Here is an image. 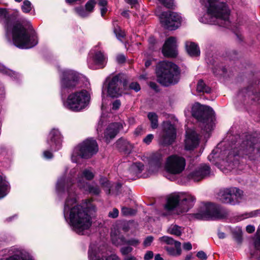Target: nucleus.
I'll use <instances>...</instances> for the list:
<instances>
[{"label": "nucleus", "mask_w": 260, "mask_h": 260, "mask_svg": "<svg viewBox=\"0 0 260 260\" xmlns=\"http://www.w3.org/2000/svg\"><path fill=\"white\" fill-rule=\"evenodd\" d=\"M122 128V124L119 122H114L110 124L104 133V138L107 143H108L110 140L114 138L119 131Z\"/></svg>", "instance_id": "4be33fe9"}, {"label": "nucleus", "mask_w": 260, "mask_h": 260, "mask_svg": "<svg viewBox=\"0 0 260 260\" xmlns=\"http://www.w3.org/2000/svg\"><path fill=\"white\" fill-rule=\"evenodd\" d=\"M260 214V210H256L253 211H251L249 213H245L242 216L243 218H246L248 217H252L257 216Z\"/></svg>", "instance_id": "49530a36"}, {"label": "nucleus", "mask_w": 260, "mask_h": 260, "mask_svg": "<svg viewBox=\"0 0 260 260\" xmlns=\"http://www.w3.org/2000/svg\"><path fill=\"white\" fill-rule=\"evenodd\" d=\"M143 133L144 131L142 126H138L135 131V134L137 136L141 135L143 134Z\"/></svg>", "instance_id": "052dcab7"}, {"label": "nucleus", "mask_w": 260, "mask_h": 260, "mask_svg": "<svg viewBox=\"0 0 260 260\" xmlns=\"http://www.w3.org/2000/svg\"><path fill=\"white\" fill-rule=\"evenodd\" d=\"M154 138V136L152 134H148L143 140L144 143L149 145Z\"/></svg>", "instance_id": "603ef678"}, {"label": "nucleus", "mask_w": 260, "mask_h": 260, "mask_svg": "<svg viewBox=\"0 0 260 260\" xmlns=\"http://www.w3.org/2000/svg\"><path fill=\"white\" fill-rule=\"evenodd\" d=\"M116 61L119 64H122L125 62L126 57L123 54H118L116 57Z\"/></svg>", "instance_id": "3c124183"}, {"label": "nucleus", "mask_w": 260, "mask_h": 260, "mask_svg": "<svg viewBox=\"0 0 260 260\" xmlns=\"http://www.w3.org/2000/svg\"><path fill=\"white\" fill-rule=\"evenodd\" d=\"M153 257V252L152 251H147L145 253L144 258L145 260H150Z\"/></svg>", "instance_id": "bf43d9fd"}, {"label": "nucleus", "mask_w": 260, "mask_h": 260, "mask_svg": "<svg viewBox=\"0 0 260 260\" xmlns=\"http://www.w3.org/2000/svg\"><path fill=\"white\" fill-rule=\"evenodd\" d=\"M121 214L123 216H132L136 214L137 211L131 208L123 207L121 208Z\"/></svg>", "instance_id": "4c0bfd02"}, {"label": "nucleus", "mask_w": 260, "mask_h": 260, "mask_svg": "<svg viewBox=\"0 0 260 260\" xmlns=\"http://www.w3.org/2000/svg\"><path fill=\"white\" fill-rule=\"evenodd\" d=\"M149 86L152 89H154L155 91H158V86H157V85L156 83L153 82H151L149 83Z\"/></svg>", "instance_id": "69168bd1"}, {"label": "nucleus", "mask_w": 260, "mask_h": 260, "mask_svg": "<svg viewBox=\"0 0 260 260\" xmlns=\"http://www.w3.org/2000/svg\"><path fill=\"white\" fill-rule=\"evenodd\" d=\"M183 247L186 250H190L192 248V245L190 242H186L183 244Z\"/></svg>", "instance_id": "0e129e2a"}, {"label": "nucleus", "mask_w": 260, "mask_h": 260, "mask_svg": "<svg viewBox=\"0 0 260 260\" xmlns=\"http://www.w3.org/2000/svg\"><path fill=\"white\" fill-rule=\"evenodd\" d=\"M185 166L186 160L184 157L174 154L167 158L166 169L170 173L176 175L182 172Z\"/></svg>", "instance_id": "ddd939ff"}, {"label": "nucleus", "mask_w": 260, "mask_h": 260, "mask_svg": "<svg viewBox=\"0 0 260 260\" xmlns=\"http://www.w3.org/2000/svg\"><path fill=\"white\" fill-rule=\"evenodd\" d=\"M62 141V136L58 129L53 128L50 132L47 143L49 145V148L52 151H57L59 150L61 146Z\"/></svg>", "instance_id": "a211bd4d"}, {"label": "nucleus", "mask_w": 260, "mask_h": 260, "mask_svg": "<svg viewBox=\"0 0 260 260\" xmlns=\"http://www.w3.org/2000/svg\"><path fill=\"white\" fill-rule=\"evenodd\" d=\"M228 212L221 206L211 203H204L202 211L204 218L221 219L226 217Z\"/></svg>", "instance_id": "9b49d317"}, {"label": "nucleus", "mask_w": 260, "mask_h": 260, "mask_svg": "<svg viewBox=\"0 0 260 260\" xmlns=\"http://www.w3.org/2000/svg\"><path fill=\"white\" fill-rule=\"evenodd\" d=\"M186 49L188 54L191 56H198L200 51L198 45L193 42H187L185 44Z\"/></svg>", "instance_id": "cd10ccee"}, {"label": "nucleus", "mask_w": 260, "mask_h": 260, "mask_svg": "<svg viewBox=\"0 0 260 260\" xmlns=\"http://www.w3.org/2000/svg\"><path fill=\"white\" fill-rule=\"evenodd\" d=\"M180 200H182L183 203L186 201V200H190V203L192 201V198L190 196L186 197L180 196V193L171 194L167 199V202L165 206V209L167 211H171L178 207L179 208Z\"/></svg>", "instance_id": "f3484780"}, {"label": "nucleus", "mask_w": 260, "mask_h": 260, "mask_svg": "<svg viewBox=\"0 0 260 260\" xmlns=\"http://www.w3.org/2000/svg\"><path fill=\"white\" fill-rule=\"evenodd\" d=\"M254 246L256 249L260 250V225L258 226L256 232Z\"/></svg>", "instance_id": "c03bdc74"}, {"label": "nucleus", "mask_w": 260, "mask_h": 260, "mask_svg": "<svg viewBox=\"0 0 260 260\" xmlns=\"http://www.w3.org/2000/svg\"><path fill=\"white\" fill-rule=\"evenodd\" d=\"M176 132L175 126L170 122L164 123V134L161 141L162 144L169 145L172 144L176 139Z\"/></svg>", "instance_id": "2eb2a0df"}, {"label": "nucleus", "mask_w": 260, "mask_h": 260, "mask_svg": "<svg viewBox=\"0 0 260 260\" xmlns=\"http://www.w3.org/2000/svg\"><path fill=\"white\" fill-rule=\"evenodd\" d=\"M207 9V13L212 17L224 21H229L230 11L227 5L220 0H200Z\"/></svg>", "instance_id": "423d86ee"}, {"label": "nucleus", "mask_w": 260, "mask_h": 260, "mask_svg": "<svg viewBox=\"0 0 260 260\" xmlns=\"http://www.w3.org/2000/svg\"><path fill=\"white\" fill-rule=\"evenodd\" d=\"M99 249L98 251L92 250H88V258L89 260H120L119 258L115 254L108 256L104 251Z\"/></svg>", "instance_id": "412c9836"}, {"label": "nucleus", "mask_w": 260, "mask_h": 260, "mask_svg": "<svg viewBox=\"0 0 260 260\" xmlns=\"http://www.w3.org/2000/svg\"><path fill=\"white\" fill-rule=\"evenodd\" d=\"M197 90L199 92L209 93L211 92V89L205 84L203 80H200L197 84Z\"/></svg>", "instance_id": "72a5a7b5"}, {"label": "nucleus", "mask_w": 260, "mask_h": 260, "mask_svg": "<svg viewBox=\"0 0 260 260\" xmlns=\"http://www.w3.org/2000/svg\"><path fill=\"white\" fill-rule=\"evenodd\" d=\"M161 25L169 30L178 28L181 24L182 19L180 15L175 12H163L159 16Z\"/></svg>", "instance_id": "9d476101"}, {"label": "nucleus", "mask_w": 260, "mask_h": 260, "mask_svg": "<svg viewBox=\"0 0 260 260\" xmlns=\"http://www.w3.org/2000/svg\"><path fill=\"white\" fill-rule=\"evenodd\" d=\"M100 183L102 186L109 187V181L106 178H101L100 179Z\"/></svg>", "instance_id": "680f3d73"}, {"label": "nucleus", "mask_w": 260, "mask_h": 260, "mask_svg": "<svg viewBox=\"0 0 260 260\" xmlns=\"http://www.w3.org/2000/svg\"><path fill=\"white\" fill-rule=\"evenodd\" d=\"M0 19L4 20L7 31L12 26V40L15 46L20 49H29L37 45L38 37L35 30L20 22L13 23L6 9L0 8Z\"/></svg>", "instance_id": "f257e3e1"}, {"label": "nucleus", "mask_w": 260, "mask_h": 260, "mask_svg": "<svg viewBox=\"0 0 260 260\" xmlns=\"http://www.w3.org/2000/svg\"><path fill=\"white\" fill-rule=\"evenodd\" d=\"M210 168L207 165L201 166L198 170L191 173V177L195 181H199L210 174Z\"/></svg>", "instance_id": "b1692460"}, {"label": "nucleus", "mask_w": 260, "mask_h": 260, "mask_svg": "<svg viewBox=\"0 0 260 260\" xmlns=\"http://www.w3.org/2000/svg\"><path fill=\"white\" fill-rule=\"evenodd\" d=\"M180 196H183V197H186L187 196H190L192 198V201L191 202V203H190V200H186V201L184 202V203H183L182 200H180V213H182L187 212L188 210L193 206L196 201V198H194V197L188 193H180Z\"/></svg>", "instance_id": "a878e982"}, {"label": "nucleus", "mask_w": 260, "mask_h": 260, "mask_svg": "<svg viewBox=\"0 0 260 260\" xmlns=\"http://www.w3.org/2000/svg\"><path fill=\"white\" fill-rule=\"evenodd\" d=\"M255 231V228L253 225H248L246 226V231L248 233H252Z\"/></svg>", "instance_id": "338daca9"}, {"label": "nucleus", "mask_w": 260, "mask_h": 260, "mask_svg": "<svg viewBox=\"0 0 260 260\" xmlns=\"http://www.w3.org/2000/svg\"><path fill=\"white\" fill-rule=\"evenodd\" d=\"M157 81L161 85L169 86L177 83L180 77L179 68L171 61H162L156 66Z\"/></svg>", "instance_id": "7ed1b4c3"}, {"label": "nucleus", "mask_w": 260, "mask_h": 260, "mask_svg": "<svg viewBox=\"0 0 260 260\" xmlns=\"http://www.w3.org/2000/svg\"><path fill=\"white\" fill-rule=\"evenodd\" d=\"M168 232L177 236H179L181 234V227L177 225H171L168 229Z\"/></svg>", "instance_id": "e433bc0d"}, {"label": "nucleus", "mask_w": 260, "mask_h": 260, "mask_svg": "<svg viewBox=\"0 0 260 260\" xmlns=\"http://www.w3.org/2000/svg\"><path fill=\"white\" fill-rule=\"evenodd\" d=\"M44 157L46 158H51L53 157V154L48 150H45L43 152Z\"/></svg>", "instance_id": "e2e57ef3"}, {"label": "nucleus", "mask_w": 260, "mask_h": 260, "mask_svg": "<svg viewBox=\"0 0 260 260\" xmlns=\"http://www.w3.org/2000/svg\"><path fill=\"white\" fill-rule=\"evenodd\" d=\"M160 241L165 242L169 245H174L176 246V242H179L178 241L174 240L172 238L168 236H163L159 238Z\"/></svg>", "instance_id": "79ce46f5"}, {"label": "nucleus", "mask_w": 260, "mask_h": 260, "mask_svg": "<svg viewBox=\"0 0 260 260\" xmlns=\"http://www.w3.org/2000/svg\"><path fill=\"white\" fill-rule=\"evenodd\" d=\"M165 249L168 251L169 254L172 255H179L181 254V243L176 242V246L175 247L172 246H166Z\"/></svg>", "instance_id": "2f4dec72"}, {"label": "nucleus", "mask_w": 260, "mask_h": 260, "mask_svg": "<svg viewBox=\"0 0 260 260\" xmlns=\"http://www.w3.org/2000/svg\"><path fill=\"white\" fill-rule=\"evenodd\" d=\"M200 138L199 135L194 131H186L185 140V148L191 150L196 148L199 144Z\"/></svg>", "instance_id": "aec40b11"}, {"label": "nucleus", "mask_w": 260, "mask_h": 260, "mask_svg": "<svg viewBox=\"0 0 260 260\" xmlns=\"http://www.w3.org/2000/svg\"><path fill=\"white\" fill-rule=\"evenodd\" d=\"M242 92L243 93H245L248 97H250L253 95H255V93L253 91L252 86L248 87V88L242 90Z\"/></svg>", "instance_id": "de8ad7c7"}, {"label": "nucleus", "mask_w": 260, "mask_h": 260, "mask_svg": "<svg viewBox=\"0 0 260 260\" xmlns=\"http://www.w3.org/2000/svg\"><path fill=\"white\" fill-rule=\"evenodd\" d=\"M11 254L4 260H34L27 252L22 249H15Z\"/></svg>", "instance_id": "5701e85b"}, {"label": "nucleus", "mask_w": 260, "mask_h": 260, "mask_svg": "<svg viewBox=\"0 0 260 260\" xmlns=\"http://www.w3.org/2000/svg\"><path fill=\"white\" fill-rule=\"evenodd\" d=\"M66 2L69 5H73L74 4H82L84 3V0H65Z\"/></svg>", "instance_id": "13d9d810"}, {"label": "nucleus", "mask_w": 260, "mask_h": 260, "mask_svg": "<svg viewBox=\"0 0 260 260\" xmlns=\"http://www.w3.org/2000/svg\"><path fill=\"white\" fill-rule=\"evenodd\" d=\"M74 12L80 17L85 18L89 16V14L86 9L82 6L76 7L74 9Z\"/></svg>", "instance_id": "c9c22d12"}, {"label": "nucleus", "mask_w": 260, "mask_h": 260, "mask_svg": "<svg viewBox=\"0 0 260 260\" xmlns=\"http://www.w3.org/2000/svg\"><path fill=\"white\" fill-rule=\"evenodd\" d=\"M111 237L112 243L116 246L125 244V239L124 236L120 234L118 231H112Z\"/></svg>", "instance_id": "bb28decb"}, {"label": "nucleus", "mask_w": 260, "mask_h": 260, "mask_svg": "<svg viewBox=\"0 0 260 260\" xmlns=\"http://www.w3.org/2000/svg\"><path fill=\"white\" fill-rule=\"evenodd\" d=\"M162 160V156L159 152L152 153L150 156V162L157 166L161 164Z\"/></svg>", "instance_id": "473e14b6"}, {"label": "nucleus", "mask_w": 260, "mask_h": 260, "mask_svg": "<svg viewBox=\"0 0 260 260\" xmlns=\"http://www.w3.org/2000/svg\"><path fill=\"white\" fill-rule=\"evenodd\" d=\"M133 248L131 246L123 247L120 249V252L123 255L130 253L133 251Z\"/></svg>", "instance_id": "09e8293b"}, {"label": "nucleus", "mask_w": 260, "mask_h": 260, "mask_svg": "<svg viewBox=\"0 0 260 260\" xmlns=\"http://www.w3.org/2000/svg\"><path fill=\"white\" fill-rule=\"evenodd\" d=\"M242 195L243 191L236 187L224 188L218 192V197L222 203L231 205L238 203Z\"/></svg>", "instance_id": "f8f14e48"}, {"label": "nucleus", "mask_w": 260, "mask_h": 260, "mask_svg": "<svg viewBox=\"0 0 260 260\" xmlns=\"http://www.w3.org/2000/svg\"><path fill=\"white\" fill-rule=\"evenodd\" d=\"M121 105V102L120 100H116L114 101L112 103V109L114 110H118Z\"/></svg>", "instance_id": "4d7b16f0"}, {"label": "nucleus", "mask_w": 260, "mask_h": 260, "mask_svg": "<svg viewBox=\"0 0 260 260\" xmlns=\"http://www.w3.org/2000/svg\"><path fill=\"white\" fill-rule=\"evenodd\" d=\"M98 151L99 147L96 141L91 138L87 139L74 148L72 157V160L76 162L75 157L77 156L85 159L90 158Z\"/></svg>", "instance_id": "0eeeda50"}, {"label": "nucleus", "mask_w": 260, "mask_h": 260, "mask_svg": "<svg viewBox=\"0 0 260 260\" xmlns=\"http://www.w3.org/2000/svg\"><path fill=\"white\" fill-rule=\"evenodd\" d=\"M96 5L95 0H88L85 5V9L86 11L90 14L93 11L94 8Z\"/></svg>", "instance_id": "58836bf2"}, {"label": "nucleus", "mask_w": 260, "mask_h": 260, "mask_svg": "<svg viewBox=\"0 0 260 260\" xmlns=\"http://www.w3.org/2000/svg\"><path fill=\"white\" fill-rule=\"evenodd\" d=\"M32 7L31 3L28 0H25L21 6V9L23 12L28 13L31 10Z\"/></svg>", "instance_id": "ea45409f"}, {"label": "nucleus", "mask_w": 260, "mask_h": 260, "mask_svg": "<svg viewBox=\"0 0 260 260\" xmlns=\"http://www.w3.org/2000/svg\"><path fill=\"white\" fill-rule=\"evenodd\" d=\"M116 147L121 151L127 152L131 148V145L129 142L123 139H119L117 141Z\"/></svg>", "instance_id": "c85d7f7f"}, {"label": "nucleus", "mask_w": 260, "mask_h": 260, "mask_svg": "<svg viewBox=\"0 0 260 260\" xmlns=\"http://www.w3.org/2000/svg\"><path fill=\"white\" fill-rule=\"evenodd\" d=\"M140 242L139 240L132 238L129 240H125V244L130 246H137L140 244Z\"/></svg>", "instance_id": "a18cd8bd"}, {"label": "nucleus", "mask_w": 260, "mask_h": 260, "mask_svg": "<svg viewBox=\"0 0 260 260\" xmlns=\"http://www.w3.org/2000/svg\"><path fill=\"white\" fill-rule=\"evenodd\" d=\"M131 89L135 90L136 92L139 91L140 89V86L138 82H132L129 86Z\"/></svg>", "instance_id": "8fccbe9b"}, {"label": "nucleus", "mask_w": 260, "mask_h": 260, "mask_svg": "<svg viewBox=\"0 0 260 260\" xmlns=\"http://www.w3.org/2000/svg\"><path fill=\"white\" fill-rule=\"evenodd\" d=\"M119 211L117 208H114L113 210L108 214V216L112 218H117L118 216Z\"/></svg>", "instance_id": "864d4df0"}, {"label": "nucleus", "mask_w": 260, "mask_h": 260, "mask_svg": "<svg viewBox=\"0 0 260 260\" xmlns=\"http://www.w3.org/2000/svg\"><path fill=\"white\" fill-rule=\"evenodd\" d=\"M123 260H138V259L133 255H129L125 256Z\"/></svg>", "instance_id": "774afa93"}, {"label": "nucleus", "mask_w": 260, "mask_h": 260, "mask_svg": "<svg viewBox=\"0 0 260 260\" xmlns=\"http://www.w3.org/2000/svg\"><path fill=\"white\" fill-rule=\"evenodd\" d=\"M82 87L80 77L78 73L73 71L64 72L61 79V95L63 98V92L67 89L73 90Z\"/></svg>", "instance_id": "1a4fd4ad"}, {"label": "nucleus", "mask_w": 260, "mask_h": 260, "mask_svg": "<svg viewBox=\"0 0 260 260\" xmlns=\"http://www.w3.org/2000/svg\"><path fill=\"white\" fill-rule=\"evenodd\" d=\"M162 54L167 57L174 58L178 54L176 39L170 37L167 39L162 48Z\"/></svg>", "instance_id": "6ab92c4d"}, {"label": "nucleus", "mask_w": 260, "mask_h": 260, "mask_svg": "<svg viewBox=\"0 0 260 260\" xmlns=\"http://www.w3.org/2000/svg\"><path fill=\"white\" fill-rule=\"evenodd\" d=\"M165 7L168 9H174V0H158Z\"/></svg>", "instance_id": "37998d69"}, {"label": "nucleus", "mask_w": 260, "mask_h": 260, "mask_svg": "<svg viewBox=\"0 0 260 260\" xmlns=\"http://www.w3.org/2000/svg\"><path fill=\"white\" fill-rule=\"evenodd\" d=\"M256 141V140L254 137L251 135H246V140L242 142L239 150L233 155L234 156L238 155L240 154V151H242L243 154L249 155L250 157V155L254 153V145Z\"/></svg>", "instance_id": "dca6fc26"}, {"label": "nucleus", "mask_w": 260, "mask_h": 260, "mask_svg": "<svg viewBox=\"0 0 260 260\" xmlns=\"http://www.w3.org/2000/svg\"><path fill=\"white\" fill-rule=\"evenodd\" d=\"M197 256L202 260H206L207 258L206 254L203 251H199L197 254Z\"/></svg>", "instance_id": "6e6d98bb"}, {"label": "nucleus", "mask_w": 260, "mask_h": 260, "mask_svg": "<svg viewBox=\"0 0 260 260\" xmlns=\"http://www.w3.org/2000/svg\"><path fill=\"white\" fill-rule=\"evenodd\" d=\"M113 31L117 38L119 40L123 39L125 36V32L118 25L117 20H113Z\"/></svg>", "instance_id": "c756f323"}, {"label": "nucleus", "mask_w": 260, "mask_h": 260, "mask_svg": "<svg viewBox=\"0 0 260 260\" xmlns=\"http://www.w3.org/2000/svg\"><path fill=\"white\" fill-rule=\"evenodd\" d=\"M90 94L85 89L70 93L63 102L64 106L73 112H79L85 109L90 101Z\"/></svg>", "instance_id": "20e7f679"}, {"label": "nucleus", "mask_w": 260, "mask_h": 260, "mask_svg": "<svg viewBox=\"0 0 260 260\" xmlns=\"http://www.w3.org/2000/svg\"><path fill=\"white\" fill-rule=\"evenodd\" d=\"M153 240V237L152 236L147 237L143 242V245L145 247L149 246L151 245Z\"/></svg>", "instance_id": "5fc2aeb1"}, {"label": "nucleus", "mask_w": 260, "mask_h": 260, "mask_svg": "<svg viewBox=\"0 0 260 260\" xmlns=\"http://www.w3.org/2000/svg\"><path fill=\"white\" fill-rule=\"evenodd\" d=\"M108 61L107 56L101 51L90 52L87 58L88 67L92 70L103 69Z\"/></svg>", "instance_id": "4468645a"}, {"label": "nucleus", "mask_w": 260, "mask_h": 260, "mask_svg": "<svg viewBox=\"0 0 260 260\" xmlns=\"http://www.w3.org/2000/svg\"><path fill=\"white\" fill-rule=\"evenodd\" d=\"M191 114L193 117L202 123L201 126L204 131L209 132L212 130L214 114L212 108L197 103L192 106Z\"/></svg>", "instance_id": "39448f33"}, {"label": "nucleus", "mask_w": 260, "mask_h": 260, "mask_svg": "<svg viewBox=\"0 0 260 260\" xmlns=\"http://www.w3.org/2000/svg\"><path fill=\"white\" fill-rule=\"evenodd\" d=\"M147 116L151 122L152 128H156L158 127V116L154 112H149Z\"/></svg>", "instance_id": "f704fd0d"}, {"label": "nucleus", "mask_w": 260, "mask_h": 260, "mask_svg": "<svg viewBox=\"0 0 260 260\" xmlns=\"http://www.w3.org/2000/svg\"><path fill=\"white\" fill-rule=\"evenodd\" d=\"M82 176L86 180H91L93 178L94 175L90 170L85 169L82 173Z\"/></svg>", "instance_id": "a19ab883"}, {"label": "nucleus", "mask_w": 260, "mask_h": 260, "mask_svg": "<svg viewBox=\"0 0 260 260\" xmlns=\"http://www.w3.org/2000/svg\"><path fill=\"white\" fill-rule=\"evenodd\" d=\"M106 82L108 83V94L112 98H117L121 96L127 86L126 80L124 79L123 76L120 74L112 77H108Z\"/></svg>", "instance_id": "6e6552de"}, {"label": "nucleus", "mask_w": 260, "mask_h": 260, "mask_svg": "<svg viewBox=\"0 0 260 260\" xmlns=\"http://www.w3.org/2000/svg\"><path fill=\"white\" fill-rule=\"evenodd\" d=\"M76 199L70 196L66 201L64 214L70 212V222L75 231L79 234L83 235L85 230H88L92 224V220L87 207L80 205H75Z\"/></svg>", "instance_id": "f03ea898"}, {"label": "nucleus", "mask_w": 260, "mask_h": 260, "mask_svg": "<svg viewBox=\"0 0 260 260\" xmlns=\"http://www.w3.org/2000/svg\"><path fill=\"white\" fill-rule=\"evenodd\" d=\"M78 185L80 188H83L89 191V193L95 195L99 194L100 192V189L98 185L93 186L86 183V185L82 184L80 181L78 182Z\"/></svg>", "instance_id": "7c9ffc66"}, {"label": "nucleus", "mask_w": 260, "mask_h": 260, "mask_svg": "<svg viewBox=\"0 0 260 260\" xmlns=\"http://www.w3.org/2000/svg\"><path fill=\"white\" fill-rule=\"evenodd\" d=\"M11 186L6 176L0 172V199L4 198L10 192Z\"/></svg>", "instance_id": "393cba45"}]
</instances>
